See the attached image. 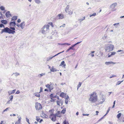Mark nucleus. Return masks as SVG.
<instances>
[{
  "instance_id": "obj_45",
  "label": "nucleus",
  "mask_w": 124,
  "mask_h": 124,
  "mask_svg": "<svg viewBox=\"0 0 124 124\" xmlns=\"http://www.w3.org/2000/svg\"><path fill=\"white\" fill-rule=\"evenodd\" d=\"M20 93V91L19 90H18L17 91V92H16V94H18Z\"/></svg>"
},
{
  "instance_id": "obj_52",
  "label": "nucleus",
  "mask_w": 124,
  "mask_h": 124,
  "mask_svg": "<svg viewBox=\"0 0 124 124\" xmlns=\"http://www.w3.org/2000/svg\"><path fill=\"white\" fill-rule=\"evenodd\" d=\"M109 124H113V122H109Z\"/></svg>"
},
{
  "instance_id": "obj_51",
  "label": "nucleus",
  "mask_w": 124,
  "mask_h": 124,
  "mask_svg": "<svg viewBox=\"0 0 124 124\" xmlns=\"http://www.w3.org/2000/svg\"><path fill=\"white\" fill-rule=\"evenodd\" d=\"M65 102L66 104H67L68 103V101L67 100L65 99Z\"/></svg>"
},
{
  "instance_id": "obj_29",
  "label": "nucleus",
  "mask_w": 124,
  "mask_h": 124,
  "mask_svg": "<svg viewBox=\"0 0 124 124\" xmlns=\"http://www.w3.org/2000/svg\"><path fill=\"white\" fill-rule=\"evenodd\" d=\"M57 70L53 67H52V69L51 70V71L52 72H54L56 71Z\"/></svg>"
},
{
  "instance_id": "obj_33",
  "label": "nucleus",
  "mask_w": 124,
  "mask_h": 124,
  "mask_svg": "<svg viewBox=\"0 0 124 124\" xmlns=\"http://www.w3.org/2000/svg\"><path fill=\"white\" fill-rule=\"evenodd\" d=\"M123 81H119L117 82L116 84V85H119Z\"/></svg>"
},
{
  "instance_id": "obj_15",
  "label": "nucleus",
  "mask_w": 124,
  "mask_h": 124,
  "mask_svg": "<svg viewBox=\"0 0 124 124\" xmlns=\"http://www.w3.org/2000/svg\"><path fill=\"white\" fill-rule=\"evenodd\" d=\"M17 19V17L16 16H14L13 17L11 18V21H14L16 20Z\"/></svg>"
},
{
  "instance_id": "obj_63",
  "label": "nucleus",
  "mask_w": 124,
  "mask_h": 124,
  "mask_svg": "<svg viewBox=\"0 0 124 124\" xmlns=\"http://www.w3.org/2000/svg\"><path fill=\"white\" fill-rule=\"evenodd\" d=\"M78 66V64H77L76 65V67H75V68H77V67Z\"/></svg>"
},
{
  "instance_id": "obj_35",
  "label": "nucleus",
  "mask_w": 124,
  "mask_h": 124,
  "mask_svg": "<svg viewBox=\"0 0 124 124\" xmlns=\"http://www.w3.org/2000/svg\"><path fill=\"white\" fill-rule=\"evenodd\" d=\"M56 103L58 105L60 106L61 102L60 101H57Z\"/></svg>"
},
{
  "instance_id": "obj_44",
  "label": "nucleus",
  "mask_w": 124,
  "mask_h": 124,
  "mask_svg": "<svg viewBox=\"0 0 124 124\" xmlns=\"http://www.w3.org/2000/svg\"><path fill=\"white\" fill-rule=\"evenodd\" d=\"M21 117H20L19 118H18V121L19 123H20V122L21 120Z\"/></svg>"
},
{
  "instance_id": "obj_60",
  "label": "nucleus",
  "mask_w": 124,
  "mask_h": 124,
  "mask_svg": "<svg viewBox=\"0 0 124 124\" xmlns=\"http://www.w3.org/2000/svg\"><path fill=\"white\" fill-rule=\"evenodd\" d=\"M89 114H85V115H83L84 116H88L89 115Z\"/></svg>"
},
{
  "instance_id": "obj_48",
  "label": "nucleus",
  "mask_w": 124,
  "mask_h": 124,
  "mask_svg": "<svg viewBox=\"0 0 124 124\" xmlns=\"http://www.w3.org/2000/svg\"><path fill=\"white\" fill-rule=\"evenodd\" d=\"M99 112L97 111H96V115H98V113H99Z\"/></svg>"
},
{
  "instance_id": "obj_32",
  "label": "nucleus",
  "mask_w": 124,
  "mask_h": 124,
  "mask_svg": "<svg viewBox=\"0 0 124 124\" xmlns=\"http://www.w3.org/2000/svg\"><path fill=\"white\" fill-rule=\"evenodd\" d=\"M96 15V13H93V14H92L91 15H90V17H91L92 16H95Z\"/></svg>"
},
{
  "instance_id": "obj_6",
  "label": "nucleus",
  "mask_w": 124,
  "mask_h": 124,
  "mask_svg": "<svg viewBox=\"0 0 124 124\" xmlns=\"http://www.w3.org/2000/svg\"><path fill=\"white\" fill-rule=\"evenodd\" d=\"M56 116L54 114H50L49 116V118L51 119L53 121H55L56 120Z\"/></svg>"
},
{
  "instance_id": "obj_25",
  "label": "nucleus",
  "mask_w": 124,
  "mask_h": 124,
  "mask_svg": "<svg viewBox=\"0 0 124 124\" xmlns=\"http://www.w3.org/2000/svg\"><path fill=\"white\" fill-rule=\"evenodd\" d=\"M35 95L36 97H39L40 96V94H39V93H35Z\"/></svg>"
},
{
  "instance_id": "obj_2",
  "label": "nucleus",
  "mask_w": 124,
  "mask_h": 124,
  "mask_svg": "<svg viewBox=\"0 0 124 124\" xmlns=\"http://www.w3.org/2000/svg\"><path fill=\"white\" fill-rule=\"evenodd\" d=\"M98 100V96L95 92H93L90 95L89 100L92 103L96 102Z\"/></svg>"
},
{
  "instance_id": "obj_53",
  "label": "nucleus",
  "mask_w": 124,
  "mask_h": 124,
  "mask_svg": "<svg viewBox=\"0 0 124 124\" xmlns=\"http://www.w3.org/2000/svg\"><path fill=\"white\" fill-rule=\"evenodd\" d=\"M122 121L123 122H124V118H123V119H122Z\"/></svg>"
},
{
  "instance_id": "obj_37",
  "label": "nucleus",
  "mask_w": 124,
  "mask_h": 124,
  "mask_svg": "<svg viewBox=\"0 0 124 124\" xmlns=\"http://www.w3.org/2000/svg\"><path fill=\"white\" fill-rule=\"evenodd\" d=\"M40 91L39 92V93H40L42 92V90H43L42 88L41 87L40 88Z\"/></svg>"
},
{
  "instance_id": "obj_39",
  "label": "nucleus",
  "mask_w": 124,
  "mask_h": 124,
  "mask_svg": "<svg viewBox=\"0 0 124 124\" xmlns=\"http://www.w3.org/2000/svg\"><path fill=\"white\" fill-rule=\"evenodd\" d=\"M116 53L115 52H112L111 55H114Z\"/></svg>"
},
{
  "instance_id": "obj_10",
  "label": "nucleus",
  "mask_w": 124,
  "mask_h": 124,
  "mask_svg": "<svg viewBox=\"0 0 124 124\" xmlns=\"http://www.w3.org/2000/svg\"><path fill=\"white\" fill-rule=\"evenodd\" d=\"M46 86L47 88H48L50 91L52 90L53 88L51 84L50 85L49 84H47L46 85Z\"/></svg>"
},
{
  "instance_id": "obj_46",
  "label": "nucleus",
  "mask_w": 124,
  "mask_h": 124,
  "mask_svg": "<svg viewBox=\"0 0 124 124\" xmlns=\"http://www.w3.org/2000/svg\"><path fill=\"white\" fill-rule=\"evenodd\" d=\"M116 77V76L113 75L111 76H110V78H112L113 77Z\"/></svg>"
},
{
  "instance_id": "obj_21",
  "label": "nucleus",
  "mask_w": 124,
  "mask_h": 124,
  "mask_svg": "<svg viewBox=\"0 0 124 124\" xmlns=\"http://www.w3.org/2000/svg\"><path fill=\"white\" fill-rule=\"evenodd\" d=\"M16 91V89H14L12 91H11L10 92V93H9V92H8V93L9 94V95L10 94H12L13 93H14Z\"/></svg>"
},
{
  "instance_id": "obj_5",
  "label": "nucleus",
  "mask_w": 124,
  "mask_h": 124,
  "mask_svg": "<svg viewBox=\"0 0 124 124\" xmlns=\"http://www.w3.org/2000/svg\"><path fill=\"white\" fill-rule=\"evenodd\" d=\"M35 105V107L36 110H39L42 109V106L40 103L38 102H36Z\"/></svg>"
},
{
  "instance_id": "obj_55",
  "label": "nucleus",
  "mask_w": 124,
  "mask_h": 124,
  "mask_svg": "<svg viewBox=\"0 0 124 124\" xmlns=\"http://www.w3.org/2000/svg\"><path fill=\"white\" fill-rule=\"evenodd\" d=\"M94 52H95L94 51H91V53L92 54H93V53H94Z\"/></svg>"
},
{
  "instance_id": "obj_49",
  "label": "nucleus",
  "mask_w": 124,
  "mask_h": 124,
  "mask_svg": "<svg viewBox=\"0 0 124 124\" xmlns=\"http://www.w3.org/2000/svg\"><path fill=\"white\" fill-rule=\"evenodd\" d=\"M51 99H52L51 100V102H53L54 101V100L52 99V98H51Z\"/></svg>"
},
{
  "instance_id": "obj_13",
  "label": "nucleus",
  "mask_w": 124,
  "mask_h": 124,
  "mask_svg": "<svg viewBox=\"0 0 124 124\" xmlns=\"http://www.w3.org/2000/svg\"><path fill=\"white\" fill-rule=\"evenodd\" d=\"M25 25L24 22H23L22 23L20 24V26L22 29H23Z\"/></svg>"
},
{
  "instance_id": "obj_27",
  "label": "nucleus",
  "mask_w": 124,
  "mask_h": 124,
  "mask_svg": "<svg viewBox=\"0 0 124 124\" xmlns=\"http://www.w3.org/2000/svg\"><path fill=\"white\" fill-rule=\"evenodd\" d=\"M35 2L39 4L41 2L40 0H34Z\"/></svg>"
},
{
  "instance_id": "obj_62",
  "label": "nucleus",
  "mask_w": 124,
  "mask_h": 124,
  "mask_svg": "<svg viewBox=\"0 0 124 124\" xmlns=\"http://www.w3.org/2000/svg\"><path fill=\"white\" fill-rule=\"evenodd\" d=\"M70 49V48L67 49V52H68L69 51Z\"/></svg>"
},
{
  "instance_id": "obj_56",
  "label": "nucleus",
  "mask_w": 124,
  "mask_h": 124,
  "mask_svg": "<svg viewBox=\"0 0 124 124\" xmlns=\"http://www.w3.org/2000/svg\"><path fill=\"white\" fill-rule=\"evenodd\" d=\"M44 90H45V91H48L47 89H45Z\"/></svg>"
},
{
  "instance_id": "obj_12",
  "label": "nucleus",
  "mask_w": 124,
  "mask_h": 124,
  "mask_svg": "<svg viewBox=\"0 0 124 124\" xmlns=\"http://www.w3.org/2000/svg\"><path fill=\"white\" fill-rule=\"evenodd\" d=\"M66 96V94L63 92L61 93L60 94V96L62 98H64Z\"/></svg>"
},
{
  "instance_id": "obj_28",
  "label": "nucleus",
  "mask_w": 124,
  "mask_h": 124,
  "mask_svg": "<svg viewBox=\"0 0 124 124\" xmlns=\"http://www.w3.org/2000/svg\"><path fill=\"white\" fill-rule=\"evenodd\" d=\"M82 83L81 82H79V84L78 85V88L77 89H78L79 88L81 85Z\"/></svg>"
},
{
  "instance_id": "obj_17",
  "label": "nucleus",
  "mask_w": 124,
  "mask_h": 124,
  "mask_svg": "<svg viewBox=\"0 0 124 124\" xmlns=\"http://www.w3.org/2000/svg\"><path fill=\"white\" fill-rule=\"evenodd\" d=\"M1 22L4 24H6L7 23V21L5 20H3L1 21Z\"/></svg>"
},
{
  "instance_id": "obj_34",
  "label": "nucleus",
  "mask_w": 124,
  "mask_h": 124,
  "mask_svg": "<svg viewBox=\"0 0 124 124\" xmlns=\"http://www.w3.org/2000/svg\"><path fill=\"white\" fill-rule=\"evenodd\" d=\"M78 42L76 44H75L74 45H73L72 46V47H70V49H73V47L75 46L76 45V44H78V43H79L80 42Z\"/></svg>"
},
{
  "instance_id": "obj_50",
  "label": "nucleus",
  "mask_w": 124,
  "mask_h": 124,
  "mask_svg": "<svg viewBox=\"0 0 124 124\" xmlns=\"http://www.w3.org/2000/svg\"><path fill=\"white\" fill-rule=\"evenodd\" d=\"M8 109V108H6V109H5V110H3V111L5 112V111H7V110Z\"/></svg>"
},
{
  "instance_id": "obj_4",
  "label": "nucleus",
  "mask_w": 124,
  "mask_h": 124,
  "mask_svg": "<svg viewBox=\"0 0 124 124\" xmlns=\"http://www.w3.org/2000/svg\"><path fill=\"white\" fill-rule=\"evenodd\" d=\"M73 10L72 9L70 8L68 6H67L65 9V11L68 14L71 15L73 13Z\"/></svg>"
},
{
  "instance_id": "obj_31",
  "label": "nucleus",
  "mask_w": 124,
  "mask_h": 124,
  "mask_svg": "<svg viewBox=\"0 0 124 124\" xmlns=\"http://www.w3.org/2000/svg\"><path fill=\"white\" fill-rule=\"evenodd\" d=\"M63 124H69L68 122L65 120L63 122Z\"/></svg>"
},
{
  "instance_id": "obj_40",
  "label": "nucleus",
  "mask_w": 124,
  "mask_h": 124,
  "mask_svg": "<svg viewBox=\"0 0 124 124\" xmlns=\"http://www.w3.org/2000/svg\"><path fill=\"white\" fill-rule=\"evenodd\" d=\"M26 120L27 122L29 124H30V123L29 122V120L27 118H26Z\"/></svg>"
},
{
  "instance_id": "obj_43",
  "label": "nucleus",
  "mask_w": 124,
  "mask_h": 124,
  "mask_svg": "<svg viewBox=\"0 0 124 124\" xmlns=\"http://www.w3.org/2000/svg\"><path fill=\"white\" fill-rule=\"evenodd\" d=\"M115 102H116V101H114V103H113V106L112 107V108H114V106L115 104Z\"/></svg>"
},
{
  "instance_id": "obj_1",
  "label": "nucleus",
  "mask_w": 124,
  "mask_h": 124,
  "mask_svg": "<svg viewBox=\"0 0 124 124\" xmlns=\"http://www.w3.org/2000/svg\"><path fill=\"white\" fill-rule=\"evenodd\" d=\"M16 25V23L15 21L11 22L9 24L10 28L6 27L2 30V32H5L10 34H14L15 33V28L14 27Z\"/></svg>"
},
{
  "instance_id": "obj_16",
  "label": "nucleus",
  "mask_w": 124,
  "mask_h": 124,
  "mask_svg": "<svg viewBox=\"0 0 124 124\" xmlns=\"http://www.w3.org/2000/svg\"><path fill=\"white\" fill-rule=\"evenodd\" d=\"M64 52V51H63L62 52H60V53H58L57 54H55V55H54L52 57L50 58H49V60H51V59H52L55 56L57 55H58L59 54H61V53H62V52Z\"/></svg>"
},
{
  "instance_id": "obj_20",
  "label": "nucleus",
  "mask_w": 124,
  "mask_h": 124,
  "mask_svg": "<svg viewBox=\"0 0 124 124\" xmlns=\"http://www.w3.org/2000/svg\"><path fill=\"white\" fill-rule=\"evenodd\" d=\"M102 99V101L100 102V103L101 104H102L105 101L104 98L102 96L101 98Z\"/></svg>"
},
{
  "instance_id": "obj_59",
  "label": "nucleus",
  "mask_w": 124,
  "mask_h": 124,
  "mask_svg": "<svg viewBox=\"0 0 124 124\" xmlns=\"http://www.w3.org/2000/svg\"><path fill=\"white\" fill-rule=\"evenodd\" d=\"M65 25V24H64L62 26L63 27H64Z\"/></svg>"
},
{
  "instance_id": "obj_61",
  "label": "nucleus",
  "mask_w": 124,
  "mask_h": 124,
  "mask_svg": "<svg viewBox=\"0 0 124 124\" xmlns=\"http://www.w3.org/2000/svg\"><path fill=\"white\" fill-rule=\"evenodd\" d=\"M94 56V55L93 54H91V56L92 57H93Z\"/></svg>"
},
{
  "instance_id": "obj_11",
  "label": "nucleus",
  "mask_w": 124,
  "mask_h": 124,
  "mask_svg": "<svg viewBox=\"0 0 124 124\" xmlns=\"http://www.w3.org/2000/svg\"><path fill=\"white\" fill-rule=\"evenodd\" d=\"M61 112L60 111H58L55 114L56 116L59 117H60L62 116Z\"/></svg>"
},
{
  "instance_id": "obj_47",
  "label": "nucleus",
  "mask_w": 124,
  "mask_h": 124,
  "mask_svg": "<svg viewBox=\"0 0 124 124\" xmlns=\"http://www.w3.org/2000/svg\"><path fill=\"white\" fill-rule=\"evenodd\" d=\"M21 20L20 19H18L17 20V22L18 23H20L21 22Z\"/></svg>"
},
{
  "instance_id": "obj_23",
  "label": "nucleus",
  "mask_w": 124,
  "mask_h": 124,
  "mask_svg": "<svg viewBox=\"0 0 124 124\" xmlns=\"http://www.w3.org/2000/svg\"><path fill=\"white\" fill-rule=\"evenodd\" d=\"M63 65L64 66H66L65 64V62L64 61H63L61 63L60 65L62 66Z\"/></svg>"
},
{
  "instance_id": "obj_8",
  "label": "nucleus",
  "mask_w": 124,
  "mask_h": 124,
  "mask_svg": "<svg viewBox=\"0 0 124 124\" xmlns=\"http://www.w3.org/2000/svg\"><path fill=\"white\" fill-rule=\"evenodd\" d=\"M6 17L7 18H9L12 16L11 14L10 13V12L9 11L7 12L5 14Z\"/></svg>"
},
{
  "instance_id": "obj_30",
  "label": "nucleus",
  "mask_w": 124,
  "mask_h": 124,
  "mask_svg": "<svg viewBox=\"0 0 124 124\" xmlns=\"http://www.w3.org/2000/svg\"><path fill=\"white\" fill-rule=\"evenodd\" d=\"M0 9L2 11H4L5 10V8L3 6H1L0 7Z\"/></svg>"
},
{
  "instance_id": "obj_7",
  "label": "nucleus",
  "mask_w": 124,
  "mask_h": 124,
  "mask_svg": "<svg viewBox=\"0 0 124 124\" xmlns=\"http://www.w3.org/2000/svg\"><path fill=\"white\" fill-rule=\"evenodd\" d=\"M113 48L114 46L113 45H110L107 47V48L106 49V51L109 52L113 50Z\"/></svg>"
},
{
  "instance_id": "obj_24",
  "label": "nucleus",
  "mask_w": 124,
  "mask_h": 124,
  "mask_svg": "<svg viewBox=\"0 0 124 124\" xmlns=\"http://www.w3.org/2000/svg\"><path fill=\"white\" fill-rule=\"evenodd\" d=\"M54 111V109H52L50 110L49 111V112L50 113V114H54L53 112Z\"/></svg>"
},
{
  "instance_id": "obj_22",
  "label": "nucleus",
  "mask_w": 124,
  "mask_h": 124,
  "mask_svg": "<svg viewBox=\"0 0 124 124\" xmlns=\"http://www.w3.org/2000/svg\"><path fill=\"white\" fill-rule=\"evenodd\" d=\"M45 75V73H42L41 74H39L38 75V76L39 77V78L41 77L42 76Z\"/></svg>"
},
{
  "instance_id": "obj_58",
  "label": "nucleus",
  "mask_w": 124,
  "mask_h": 124,
  "mask_svg": "<svg viewBox=\"0 0 124 124\" xmlns=\"http://www.w3.org/2000/svg\"><path fill=\"white\" fill-rule=\"evenodd\" d=\"M79 113L78 112H77L76 113V114L77 115H78Z\"/></svg>"
},
{
  "instance_id": "obj_19",
  "label": "nucleus",
  "mask_w": 124,
  "mask_h": 124,
  "mask_svg": "<svg viewBox=\"0 0 124 124\" xmlns=\"http://www.w3.org/2000/svg\"><path fill=\"white\" fill-rule=\"evenodd\" d=\"M10 99V100H9L7 102V103H9V102L10 101H12V100L13 99V95H11V96L10 97V98H9Z\"/></svg>"
},
{
  "instance_id": "obj_26",
  "label": "nucleus",
  "mask_w": 124,
  "mask_h": 124,
  "mask_svg": "<svg viewBox=\"0 0 124 124\" xmlns=\"http://www.w3.org/2000/svg\"><path fill=\"white\" fill-rule=\"evenodd\" d=\"M121 114L120 113H119V114H118L117 116V117L119 119L120 117V116H121Z\"/></svg>"
},
{
  "instance_id": "obj_64",
  "label": "nucleus",
  "mask_w": 124,
  "mask_h": 124,
  "mask_svg": "<svg viewBox=\"0 0 124 124\" xmlns=\"http://www.w3.org/2000/svg\"><path fill=\"white\" fill-rule=\"evenodd\" d=\"M28 0L30 2H31V1L32 0Z\"/></svg>"
},
{
  "instance_id": "obj_36",
  "label": "nucleus",
  "mask_w": 124,
  "mask_h": 124,
  "mask_svg": "<svg viewBox=\"0 0 124 124\" xmlns=\"http://www.w3.org/2000/svg\"><path fill=\"white\" fill-rule=\"evenodd\" d=\"M48 24L50 25L52 27H54V25L53 24V23L52 22L49 23Z\"/></svg>"
},
{
  "instance_id": "obj_41",
  "label": "nucleus",
  "mask_w": 124,
  "mask_h": 124,
  "mask_svg": "<svg viewBox=\"0 0 124 124\" xmlns=\"http://www.w3.org/2000/svg\"><path fill=\"white\" fill-rule=\"evenodd\" d=\"M2 27H4V25L2 24H0V28H1Z\"/></svg>"
},
{
  "instance_id": "obj_18",
  "label": "nucleus",
  "mask_w": 124,
  "mask_h": 124,
  "mask_svg": "<svg viewBox=\"0 0 124 124\" xmlns=\"http://www.w3.org/2000/svg\"><path fill=\"white\" fill-rule=\"evenodd\" d=\"M66 112V108H64L62 110L61 113L62 114H64Z\"/></svg>"
},
{
  "instance_id": "obj_9",
  "label": "nucleus",
  "mask_w": 124,
  "mask_h": 124,
  "mask_svg": "<svg viewBox=\"0 0 124 124\" xmlns=\"http://www.w3.org/2000/svg\"><path fill=\"white\" fill-rule=\"evenodd\" d=\"M57 18L59 19H62L64 18V15L62 14H59L57 16Z\"/></svg>"
},
{
  "instance_id": "obj_14",
  "label": "nucleus",
  "mask_w": 124,
  "mask_h": 124,
  "mask_svg": "<svg viewBox=\"0 0 124 124\" xmlns=\"http://www.w3.org/2000/svg\"><path fill=\"white\" fill-rule=\"evenodd\" d=\"M115 63L113 62H106L105 63V64L107 65H108L109 64H114Z\"/></svg>"
},
{
  "instance_id": "obj_54",
  "label": "nucleus",
  "mask_w": 124,
  "mask_h": 124,
  "mask_svg": "<svg viewBox=\"0 0 124 124\" xmlns=\"http://www.w3.org/2000/svg\"><path fill=\"white\" fill-rule=\"evenodd\" d=\"M122 51L121 50H119L118 51H117V52H121V51Z\"/></svg>"
},
{
  "instance_id": "obj_3",
  "label": "nucleus",
  "mask_w": 124,
  "mask_h": 124,
  "mask_svg": "<svg viewBox=\"0 0 124 124\" xmlns=\"http://www.w3.org/2000/svg\"><path fill=\"white\" fill-rule=\"evenodd\" d=\"M49 25L48 24L45 25L42 29V32L43 33H45V32L49 29Z\"/></svg>"
},
{
  "instance_id": "obj_42",
  "label": "nucleus",
  "mask_w": 124,
  "mask_h": 124,
  "mask_svg": "<svg viewBox=\"0 0 124 124\" xmlns=\"http://www.w3.org/2000/svg\"><path fill=\"white\" fill-rule=\"evenodd\" d=\"M63 45H70V44H69L68 43H65L62 44Z\"/></svg>"
},
{
  "instance_id": "obj_57",
  "label": "nucleus",
  "mask_w": 124,
  "mask_h": 124,
  "mask_svg": "<svg viewBox=\"0 0 124 124\" xmlns=\"http://www.w3.org/2000/svg\"><path fill=\"white\" fill-rule=\"evenodd\" d=\"M3 121H1L0 123V124H2L3 123Z\"/></svg>"
},
{
  "instance_id": "obj_38",
  "label": "nucleus",
  "mask_w": 124,
  "mask_h": 124,
  "mask_svg": "<svg viewBox=\"0 0 124 124\" xmlns=\"http://www.w3.org/2000/svg\"><path fill=\"white\" fill-rule=\"evenodd\" d=\"M110 108L109 107L108 108V110H107V112H106V114H107L108 112H109V111H110Z\"/></svg>"
}]
</instances>
